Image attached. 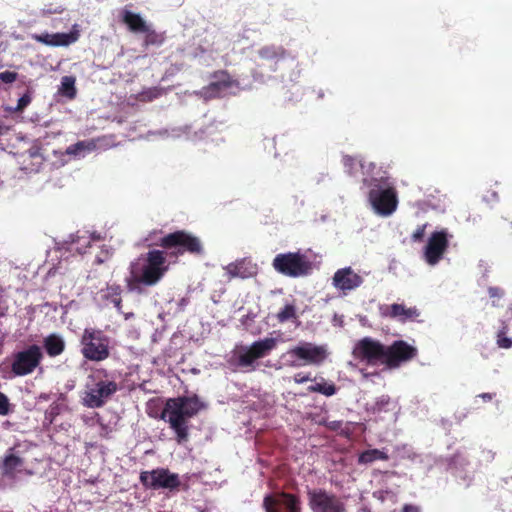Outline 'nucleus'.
Wrapping results in <instances>:
<instances>
[{
	"label": "nucleus",
	"mask_w": 512,
	"mask_h": 512,
	"mask_svg": "<svg viewBox=\"0 0 512 512\" xmlns=\"http://www.w3.org/2000/svg\"><path fill=\"white\" fill-rule=\"evenodd\" d=\"M208 408L207 402L196 394H185L168 398L160 419L169 425L178 444L189 438V420Z\"/></svg>",
	"instance_id": "obj_1"
},
{
	"label": "nucleus",
	"mask_w": 512,
	"mask_h": 512,
	"mask_svg": "<svg viewBox=\"0 0 512 512\" xmlns=\"http://www.w3.org/2000/svg\"><path fill=\"white\" fill-rule=\"evenodd\" d=\"M159 245L170 251L171 256H181L185 253L194 256L204 254V246L201 239L186 230H177L160 239Z\"/></svg>",
	"instance_id": "obj_2"
},
{
	"label": "nucleus",
	"mask_w": 512,
	"mask_h": 512,
	"mask_svg": "<svg viewBox=\"0 0 512 512\" xmlns=\"http://www.w3.org/2000/svg\"><path fill=\"white\" fill-rule=\"evenodd\" d=\"M273 268L280 274L297 278L310 274L312 263L306 255L300 252L277 254L272 262Z\"/></svg>",
	"instance_id": "obj_3"
},
{
	"label": "nucleus",
	"mask_w": 512,
	"mask_h": 512,
	"mask_svg": "<svg viewBox=\"0 0 512 512\" xmlns=\"http://www.w3.org/2000/svg\"><path fill=\"white\" fill-rule=\"evenodd\" d=\"M82 355L91 361H102L109 357L110 339L101 330L85 329L81 337Z\"/></svg>",
	"instance_id": "obj_4"
},
{
	"label": "nucleus",
	"mask_w": 512,
	"mask_h": 512,
	"mask_svg": "<svg viewBox=\"0 0 512 512\" xmlns=\"http://www.w3.org/2000/svg\"><path fill=\"white\" fill-rule=\"evenodd\" d=\"M307 496L308 505L312 512H347L345 501L325 489H310Z\"/></svg>",
	"instance_id": "obj_5"
},
{
	"label": "nucleus",
	"mask_w": 512,
	"mask_h": 512,
	"mask_svg": "<svg viewBox=\"0 0 512 512\" xmlns=\"http://www.w3.org/2000/svg\"><path fill=\"white\" fill-rule=\"evenodd\" d=\"M167 269L165 252L155 249L146 254L145 263L139 273L145 286H154L161 280Z\"/></svg>",
	"instance_id": "obj_6"
},
{
	"label": "nucleus",
	"mask_w": 512,
	"mask_h": 512,
	"mask_svg": "<svg viewBox=\"0 0 512 512\" xmlns=\"http://www.w3.org/2000/svg\"><path fill=\"white\" fill-rule=\"evenodd\" d=\"M352 354L355 359L370 365L383 364L385 345L371 337H364L355 344Z\"/></svg>",
	"instance_id": "obj_7"
},
{
	"label": "nucleus",
	"mask_w": 512,
	"mask_h": 512,
	"mask_svg": "<svg viewBox=\"0 0 512 512\" xmlns=\"http://www.w3.org/2000/svg\"><path fill=\"white\" fill-rule=\"evenodd\" d=\"M369 201L374 211L381 216L391 215L397 208L398 197L394 187L370 189Z\"/></svg>",
	"instance_id": "obj_8"
},
{
	"label": "nucleus",
	"mask_w": 512,
	"mask_h": 512,
	"mask_svg": "<svg viewBox=\"0 0 512 512\" xmlns=\"http://www.w3.org/2000/svg\"><path fill=\"white\" fill-rule=\"evenodd\" d=\"M288 354L291 358L304 364L319 365L327 358L328 351L326 345H316L311 342L302 341L290 348Z\"/></svg>",
	"instance_id": "obj_9"
},
{
	"label": "nucleus",
	"mask_w": 512,
	"mask_h": 512,
	"mask_svg": "<svg viewBox=\"0 0 512 512\" xmlns=\"http://www.w3.org/2000/svg\"><path fill=\"white\" fill-rule=\"evenodd\" d=\"M418 354L417 348L403 340H396L390 346H385L384 365L395 369L413 360Z\"/></svg>",
	"instance_id": "obj_10"
},
{
	"label": "nucleus",
	"mask_w": 512,
	"mask_h": 512,
	"mask_svg": "<svg viewBox=\"0 0 512 512\" xmlns=\"http://www.w3.org/2000/svg\"><path fill=\"white\" fill-rule=\"evenodd\" d=\"M140 480L144 486L152 489H175L180 485L179 475L164 468L142 472Z\"/></svg>",
	"instance_id": "obj_11"
},
{
	"label": "nucleus",
	"mask_w": 512,
	"mask_h": 512,
	"mask_svg": "<svg viewBox=\"0 0 512 512\" xmlns=\"http://www.w3.org/2000/svg\"><path fill=\"white\" fill-rule=\"evenodd\" d=\"M449 237L447 230L433 232L425 246L424 258L429 265H436L442 259L449 246Z\"/></svg>",
	"instance_id": "obj_12"
},
{
	"label": "nucleus",
	"mask_w": 512,
	"mask_h": 512,
	"mask_svg": "<svg viewBox=\"0 0 512 512\" xmlns=\"http://www.w3.org/2000/svg\"><path fill=\"white\" fill-rule=\"evenodd\" d=\"M42 357L41 348L38 345H31L15 355L12 371L16 375L29 374L39 365Z\"/></svg>",
	"instance_id": "obj_13"
},
{
	"label": "nucleus",
	"mask_w": 512,
	"mask_h": 512,
	"mask_svg": "<svg viewBox=\"0 0 512 512\" xmlns=\"http://www.w3.org/2000/svg\"><path fill=\"white\" fill-rule=\"evenodd\" d=\"M363 282L362 276L354 272L351 267L338 269L333 276L334 287L345 294L360 287Z\"/></svg>",
	"instance_id": "obj_14"
},
{
	"label": "nucleus",
	"mask_w": 512,
	"mask_h": 512,
	"mask_svg": "<svg viewBox=\"0 0 512 512\" xmlns=\"http://www.w3.org/2000/svg\"><path fill=\"white\" fill-rule=\"evenodd\" d=\"M227 362L233 369L246 370L253 366L255 354L251 352L248 346L238 345L228 355Z\"/></svg>",
	"instance_id": "obj_15"
},
{
	"label": "nucleus",
	"mask_w": 512,
	"mask_h": 512,
	"mask_svg": "<svg viewBox=\"0 0 512 512\" xmlns=\"http://www.w3.org/2000/svg\"><path fill=\"white\" fill-rule=\"evenodd\" d=\"M383 315L401 322L414 321L420 316L416 307H406L404 304L394 303L386 307Z\"/></svg>",
	"instance_id": "obj_16"
},
{
	"label": "nucleus",
	"mask_w": 512,
	"mask_h": 512,
	"mask_svg": "<svg viewBox=\"0 0 512 512\" xmlns=\"http://www.w3.org/2000/svg\"><path fill=\"white\" fill-rule=\"evenodd\" d=\"M257 53L262 60L272 64V71H276L277 64L280 61L285 60L288 56V52L283 46L274 44L265 45L261 47Z\"/></svg>",
	"instance_id": "obj_17"
},
{
	"label": "nucleus",
	"mask_w": 512,
	"mask_h": 512,
	"mask_svg": "<svg viewBox=\"0 0 512 512\" xmlns=\"http://www.w3.org/2000/svg\"><path fill=\"white\" fill-rule=\"evenodd\" d=\"M230 278H250L256 274V266L246 258L228 264L225 268Z\"/></svg>",
	"instance_id": "obj_18"
},
{
	"label": "nucleus",
	"mask_w": 512,
	"mask_h": 512,
	"mask_svg": "<svg viewBox=\"0 0 512 512\" xmlns=\"http://www.w3.org/2000/svg\"><path fill=\"white\" fill-rule=\"evenodd\" d=\"M117 386H96L85 393L83 397L84 405L95 408L103 404L104 398L116 391Z\"/></svg>",
	"instance_id": "obj_19"
},
{
	"label": "nucleus",
	"mask_w": 512,
	"mask_h": 512,
	"mask_svg": "<svg viewBox=\"0 0 512 512\" xmlns=\"http://www.w3.org/2000/svg\"><path fill=\"white\" fill-rule=\"evenodd\" d=\"M121 21L133 33H142L143 31H147L148 24L146 21L139 14L130 10L124 9L121 12Z\"/></svg>",
	"instance_id": "obj_20"
},
{
	"label": "nucleus",
	"mask_w": 512,
	"mask_h": 512,
	"mask_svg": "<svg viewBox=\"0 0 512 512\" xmlns=\"http://www.w3.org/2000/svg\"><path fill=\"white\" fill-rule=\"evenodd\" d=\"M24 461L21 457L15 455L11 449L3 460V475L9 478H15L23 470Z\"/></svg>",
	"instance_id": "obj_21"
},
{
	"label": "nucleus",
	"mask_w": 512,
	"mask_h": 512,
	"mask_svg": "<svg viewBox=\"0 0 512 512\" xmlns=\"http://www.w3.org/2000/svg\"><path fill=\"white\" fill-rule=\"evenodd\" d=\"M277 346V339L267 337L253 342L249 347L251 352L255 354V361L269 355Z\"/></svg>",
	"instance_id": "obj_22"
},
{
	"label": "nucleus",
	"mask_w": 512,
	"mask_h": 512,
	"mask_svg": "<svg viewBox=\"0 0 512 512\" xmlns=\"http://www.w3.org/2000/svg\"><path fill=\"white\" fill-rule=\"evenodd\" d=\"M43 346L50 357H56L64 351L65 342L61 336L50 334L44 338Z\"/></svg>",
	"instance_id": "obj_23"
},
{
	"label": "nucleus",
	"mask_w": 512,
	"mask_h": 512,
	"mask_svg": "<svg viewBox=\"0 0 512 512\" xmlns=\"http://www.w3.org/2000/svg\"><path fill=\"white\" fill-rule=\"evenodd\" d=\"M389 459L387 449H368L358 456V463L361 465L372 464L375 461H387Z\"/></svg>",
	"instance_id": "obj_24"
},
{
	"label": "nucleus",
	"mask_w": 512,
	"mask_h": 512,
	"mask_svg": "<svg viewBox=\"0 0 512 512\" xmlns=\"http://www.w3.org/2000/svg\"><path fill=\"white\" fill-rule=\"evenodd\" d=\"M469 463L467 462L466 458L461 455L457 454L450 463V470L452 473L462 478L464 481L470 480V469H468Z\"/></svg>",
	"instance_id": "obj_25"
},
{
	"label": "nucleus",
	"mask_w": 512,
	"mask_h": 512,
	"mask_svg": "<svg viewBox=\"0 0 512 512\" xmlns=\"http://www.w3.org/2000/svg\"><path fill=\"white\" fill-rule=\"evenodd\" d=\"M51 38L53 47L69 46L78 40L79 32L71 31L69 33H53L51 34Z\"/></svg>",
	"instance_id": "obj_26"
},
{
	"label": "nucleus",
	"mask_w": 512,
	"mask_h": 512,
	"mask_svg": "<svg viewBox=\"0 0 512 512\" xmlns=\"http://www.w3.org/2000/svg\"><path fill=\"white\" fill-rule=\"evenodd\" d=\"M122 288L118 284L107 285L105 289L104 298L110 301L118 310L122 307L121 298Z\"/></svg>",
	"instance_id": "obj_27"
},
{
	"label": "nucleus",
	"mask_w": 512,
	"mask_h": 512,
	"mask_svg": "<svg viewBox=\"0 0 512 512\" xmlns=\"http://www.w3.org/2000/svg\"><path fill=\"white\" fill-rule=\"evenodd\" d=\"M144 34L143 45L148 46H160L165 41L164 33H159L154 30L150 25L147 26V31L142 32Z\"/></svg>",
	"instance_id": "obj_28"
},
{
	"label": "nucleus",
	"mask_w": 512,
	"mask_h": 512,
	"mask_svg": "<svg viewBox=\"0 0 512 512\" xmlns=\"http://www.w3.org/2000/svg\"><path fill=\"white\" fill-rule=\"evenodd\" d=\"M142 285H144V281L141 280V274L137 272L135 266L132 265L131 276L126 278V287L129 292L142 294L144 292Z\"/></svg>",
	"instance_id": "obj_29"
},
{
	"label": "nucleus",
	"mask_w": 512,
	"mask_h": 512,
	"mask_svg": "<svg viewBox=\"0 0 512 512\" xmlns=\"http://www.w3.org/2000/svg\"><path fill=\"white\" fill-rule=\"evenodd\" d=\"M396 403L391 401L389 397L387 396H381L377 401L375 402V405L373 407L374 412H388L393 411V417L394 420L396 419Z\"/></svg>",
	"instance_id": "obj_30"
},
{
	"label": "nucleus",
	"mask_w": 512,
	"mask_h": 512,
	"mask_svg": "<svg viewBox=\"0 0 512 512\" xmlns=\"http://www.w3.org/2000/svg\"><path fill=\"white\" fill-rule=\"evenodd\" d=\"M96 148L94 140L90 141H78L77 143L70 145L66 149V154L77 156L83 151H92Z\"/></svg>",
	"instance_id": "obj_31"
},
{
	"label": "nucleus",
	"mask_w": 512,
	"mask_h": 512,
	"mask_svg": "<svg viewBox=\"0 0 512 512\" xmlns=\"http://www.w3.org/2000/svg\"><path fill=\"white\" fill-rule=\"evenodd\" d=\"M508 325L502 321L501 328L496 335V343L499 348L510 349L512 347V338L507 336Z\"/></svg>",
	"instance_id": "obj_32"
},
{
	"label": "nucleus",
	"mask_w": 512,
	"mask_h": 512,
	"mask_svg": "<svg viewBox=\"0 0 512 512\" xmlns=\"http://www.w3.org/2000/svg\"><path fill=\"white\" fill-rule=\"evenodd\" d=\"M32 101V91L27 89V91L18 99L17 105L15 107H7L6 111L10 113H20L23 112Z\"/></svg>",
	"instance_id": "obj_33"
},
{
	"label": "nucleus",
	"mask_w": 512,
	"mask_h": 512,
	"mask_svg": "<svg viewBox=\"0 0 512 512\" xmlns=\"http://www.w3.org/2000/svg\"><path fill=\"white\" fill-rule=\"evenodd\" d=\"M276 318L279 323H285L289 320L297 319L296 307L293 304H286L277 314Z\"/></svg>",
	"instance_id": "obj_34"
},
{
	"label": "nucleus",
	"mask_w": 512,
	"mask_h": 512,
	"mask_svg": "<svg viewBox=\"0 0 512 512\" xmlns=\"http://www.w3.org/2000/svg\"><path fill=\"white\" fill-rule=\"evenodd\" d=\"M281 497L284 498V505L287 507L288 512H301L300 500L291 494L282 493Z\"/></svg>",
	"instance_id": "obj_35"
},
{
	"label": "nucleus",
	"mask_w": 512,
	"mask_h": 512,
	"mask_svg": "<svg viewBox=\"0 0 512 512\" xmlns=\"http://www.w3.org/2000/svg\"><path fill=\"white\" fill-rule=\"evenodd\" d=\"M489 297L492 299V306H499L497 300L501 299L505 295V291L500 287L491 286L488 288Z\"/></svg>",
	"instance_id": "obj_36"
},
{
	"label": "nucleus",
	"mask_w": 512,
	"mask_h": 512,
	"mask_svg": "<svg viewBox=\"0 0 512 512\" xmlns=\"http://www.w3.org/2000/svg\"><path fill=\"white\" fill-rule=\"evenodd\" d=\"M75 79L72 77H64L62 80V88L66 95L69 97H74L75 95V87H74Z\"/></svg>",
	"instance_id": "obj_37"
},
{
	"label": "nucleus",
	"mask_w": 512,
	"mask_h": 512,
	"mask_svg": "<svg viewBox=\"0 0 512 512\" xmlns=\"http://www.w3.org/2000/svg\"><path fill=\"white\" fill-rule=\"evenodd\" d=\"M17 79H18V73L14 72V71L6 70L3 72H0V81L5 84H11V83L15 82Z\"/></svg>",
	"instance_id": "obj_38"
},
{
	"label": "nucleus",
	"mask_w": 512,
	"mask_h": 512,
	"mask_svg": "<svg viewBox=\"0 0 512 512\" xmlns=\"http://www.w3.org/2000/svg\"><path fill=\"white\" fill-rule=\"evenodd\" d=\"M311 391L319 392L325 396H332L336 393L335 386H310Z\"/></svg>",
	"instance_id": "obj_39"
},
{
	"label": "nucleus",
	"mask_w": 512,
	"mask_h": 512,
	"mask_svg": "<svg viewBox=\"0 0 512 512\" xmlns=\"http://www.w3.org/2000/svg\"><path fill=\"white\" fill-rule=\"evenodd\" d=\"M342 163L346 172L352 174L356 165V159L352 156L345 155L342 158Z\"/></svg>",
	"instance_id": "obj_40"
},
{
	"label": "nucleus",
	"mask_w": 512,
	"mask_h": 512,
	"mask_svg": "<svg viewBox=\"0 0 512 512\" xmlns=\"http://www.w3.org/2000/svg\"><path fill=\"white\" fill-rule=\"evenodd\" d=\"M31 37L39 43L45 44L47 46H52L53 42L50 33L45 32L42 34H33Z\"/></svg>",
	"instance_id": "obj_41"
},
{
	"label": "nucleus",
	"mask_w": 512,
	"mask_h": 512,
	"mask_svg": "<svg viewBox=\"0 0 512 512\" xmlns=\"http://www.w3.org/2000/svg\"><path fill=\"white\" fill-rule=\"evenodd\" d=\"M427 224H423L418 226L417 229L413 232L411 238L414 242H421L425 236Z\"/></svg>",
	"instance_id": "obj_42"
},
{
	"label": "nucleus",
	"mask_w": 512,
	"mask_h": 512,
	"mask_svg": "<svg viewBox=\"0 0 512 512\" xmlns=\"http://www.w3.org/2000/svg\"><path fill=\"white\" fill-rule=\"evenodd\" d=\"M279 503V500L273 498L270 495L265 496L263 500V506L265 508V512H272V507Z\"/></svg>",
	"instance_id": "obj_43"
},
{
	"label": "nucleus",
	"mask_w": 512,
	"mask_h": 512,
	"mask_svg": "<svg viewBox=\"0 0 512 512\" xmlns=\"http://www.w3.org/2000/svg\"><path fill=\"white\" fill-rule=\"evenodd\" d=\"M9 413L8 398L0 392V415H7Z\"/></svg>",
	"instance_id": "obj_44"
},
{
	"label": "nucleus",
	"mask_w": 512,
	"mask_h": 512,
	"mask_svg": "<svg viewBox=\"0 0 512 512\" xmlns=\"http://www.w3.org/2000/svg\"><path fill=\"white\" fill-rule=\"evenodd\" d=\"M101 254H102L101 256L99 255L95 258L96 264L104 263V261L107 260L111 256V253L108 249H102Z\"/></svg>",
	"instance_id": "obj_45"
},
{
	"label": "nucleus",
	"mask_w": 512,
	"mask_h": 512,
	"mask_svg": "<svg viewBox=\"0 0 512 512\" xmlns=\"http://www.w3.org/2000/svg\"><path fill=\"white\" fill-rule=\"evenodd\" d=\"M310 380H312V379L310 378V376H309V375H304L303 373H298V374L295 376V381H296V382H299V383H301V382H305V381H310Z\"/></svg>",
	"instance_id": "obj_46"
},
{
	"label": "nucleus",
	"mask_w": 512,
	"mask_h": 512,
	"mask_svg": "<svg viewBox=\"0 0 512 512\" xmlns=\"http://www.w3.org/2000/svg\"><path fill=\"white\" fill-rule=\"evenodd\" d=\"M403 512H419V509L412 505H405L403 508Z\"/></svg>",
	"instance_id": "obj_47"
},
{
	"label": "nucleus",
	"mask_w": 512,
	"mask_h": 512,
	"mask_svg": "<svg viewBox=\"0 0 512 512\" xmlns=\"http://www.w3.org/2000/svg\"><path fill=\"white\" fill-rule=\"evenodd\" d=\"M188 302H189V301H188V299H187V298H182V299L179 301L178 305H179V307L181 308V310H183V309H184V307L188 304Z\"/></svg>",
	"instance_id": "obj_48"
},
{
	"label": "nucleus",
	"mask_w": 512,
	"mask_h": 512,
	"mask_svg": "<svg viewBox=\"0 0 512 512\" xmlns=\"http://www.w3.org/2000/svg\"><path fill=\"white\" fill-rule=\"evenodd\" d=\"M479 397H481L484 401H490L492 399V394L483 393V394H480Z\"/></svg>",
	"instance_id": "obj_49"
},
{
	"label": "nucleus",
	"mask_w": 512,
	"mask_h": 512,
	"mask_svg": "<svg viewBox=\"0 0 512 512\" xmlns=\"http://www.w3.org/2000/svg\"><path fill=\"white\" fill-rule=\"evenodd\" d=\"M100 239H101L100 235H97L95 233L90 235V240L99 241Z\"/></svg>",
	"instance_id": "obj_50"
},
{
	"label": "nucleus",
	"mask_w": 512,
	"mask_h": 512,
	"mask_svg": "<svg viewBox=\"0 0 512 512\" xmlns=\"http://www.w3.org/2000/svg\"><path fill=\"white\" fill-rule=\"evenodd\" d=\"M6 130H7V128L4 126V124L0 120V136L3 135Z\"/></svg>",
	"instance_id": "obj_51"
},
{
	"label": "nucleus",
	"mask_w": 512,
	"mask_h": 512,
	"mask_svg": "<svg viewBox=\"0 0 512 512\" xmlns=\"http://www.w3.org/2000/svg\"><path fill=\"white\" fill-rule=\"evenodd\" d=\"M97 384H109V385H112L114 384L113 382L109 381V382H104V381H100L98 382Z\"/></svg>",
	"instance_id": "obj_52"
},
{
	"label": "nucleus",
	"mask_w": 512,
	"mask_h": 512,
	"mask_svg": "<svg viewBox=\"0 0 512 512\" xmlns=\"http://www.w3.org/2000/svg\"><path fill=\"white\" fill-rule=\"evenodd\" d=\"M63 10H64L63 8H61V9H55V10H54V12H55V13H61V12H63Z\"/></svg>",
	"instance_id": "obj_53"
},
{
	"label": "nucleus",
	"mask_w": 512,
	"mask_h": 512,
	"mask_svg": "<svg viewBox=\"0 0 512 512\" xmlns=\"http://www.w3.org/2000/svg\"><path fill=\"white\" fill-rule=\"evenodd\" d=\"M401 449H402L403 451H405V452H406V450H408L407 446H403Z\"/></svg>",
	"instance_id": "obj_54"
},
{
	"label": "nucleus",
	"mask_w": 512,
	"mask_h": 512,
	"mask_svg": "<svg viewBox=\"0 0 512 512\" xmlns=\"http://www.w3.org/2000/svg\"><path fill=\"white\" fill-rule=\"evenodd\" d=\"M211 86L218 87L217 83H212Z\"/></svg>",
	"instance_id": "obj_55"
},
{
	"label": "nucleus",
	"mask_w": 512,
	"mask_h": 512,
	"mask_svg": "<svg viewBox=\"0 0 512 512\" xmlns=\"http://www.w3.org/2000/svg\"><path fill=\"white\" fill-rule=\"evenodd\" d=\"M407 457L408 458H412L411 454L410 453H407Z\"/></svg>",
	"instance_id": "obj_56"
}]
</instances>
